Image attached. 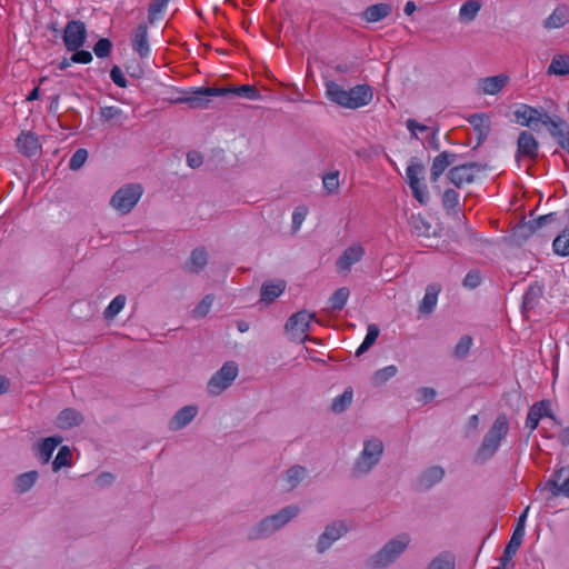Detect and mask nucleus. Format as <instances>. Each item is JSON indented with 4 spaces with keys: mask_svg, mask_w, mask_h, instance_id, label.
<instances>
[{
    "mask_svg": "<svg viewBox=\"0 0 569 569\" xmlns=\"http://www.w3.org/2000/svg\"><path fill=\"white\" fill-rule=\"evenodd\" d=\"M513 116L518 123L539 132L546 127L559 148L569 154V123L559 116L551 117L543 108L520 104Z\"/></svg>",
    "mask_w": 569,
    "mask_h": 569,
    "instance_id": "obj_1",
    "label": "nucleus"
},
{
    "mask_svg": "<svg viewBox=\"0 0 569 569\" xmlns=\"http://www.w3.org/2000/svg\"><path fill=\"white\" fill-rule=\"evenodd\" d=\"M326 93L328 99L332 102L353 110L368 106L373 98V91L368 84H357L346 90L333 81L326 83Z\"/></svg>",
    "mask_w": 569,
    "mask_h": 569,
    "instance_id": "obj_2",
    "label": "nucleus"
},
{
    "mask_svg": "<svg viewBox=\"0 0 569 569\" xmlns=\"http://www.w3.org/2000/svg\"><path fill=\"white\" fill-rule=\"evenodd\" d=\"M411 541L408 533H400L387 541L366 561V569H387L407 550Z\"/></svg>",
    "mask_w": 569,
    "mask_h": 569,
    "instance_id": "obj_3",
    "label": "nucleus"
},
{
    "mask_svg": "<svg viewBox=\"0 0 569 569\" xmlns=\"http://www.w3.org/2000/svg\"><path fill=\"white\" fill-rule=\"evenodd\" d=\"M509 430V421L505 413L499 415L488 432L485 435L481 446L475 455L476 463H485L500 447L501 440L507 436Z\"/></svg>",
    "mask_w": 569,
    "mask_h": 569,
    "instance_id": "obj_4",
    "label": "nucleus"
},
{
    "mask_svg": "<svg viewBox=\"0 0 569 569\" xmlns=\"http://www.w3.org/2000/svg\"><path fill=\"white\" fill-rule=\"evenodd\" d=\"M383 453V443L379 438L363 441V448L352 468L355 477L368 475L380 461Z\"/></svg>",
    "mask_w": 569,
    "mask_h": 569,
    "instance_id": "obj_5",
    "label": "nucleus"
},
{
    "mask_svg": "<svg viewBox=\"0 0 569 569\" xmlns=\"http://www.w3.org/2000/svg\"><path fill=\"white\" fill-rule=\"evenodd\" d=\"M143 193L140 183H128L118 189L110 199V206L121 214L129 213Z\"/></svg>",
    "mask_w": 569,
    "mask_h": 569,
    "instance_id": "obj_6",
    "label": "nucleus"
},
{
    "mask_svg": "<svg viewBox=\"0 0 569 569\" xmlns=\"http://www.w3.org/2000/svg\"><path fill=\"white\" fill-rule=\"evenodd\" d=\"M423 164L420 163L417 158H412L410 164L407 167L406 174L412 194L420 204H427L429 201V192L423 182Z\"/></svg>",
    "mask_w": 569,
    "mask_h": 569,
    "instance_id": "obj_7",
    "label": "nucleus"
},
{
    "mask_svg": "<svg viewBox=\"0 0 569 569\" xmlns=\"http://www.w3.org/2000/svg\"><path fill=\"white\" fill-rule=\"evenodd\" d=\"M313 319L315 313H310L306 310L298 311L288 318L284 330L292 341L305 342L310 339L307 332Z\"/></svg>",
    "mask_w": 569,
    "mask_h": 569,
    "instance_id": "obj_8",
    "label": "nucleus"
},
{
    "mask_svg": "<svg viewBox=\"0 0 569 569\" xmlns=\"http://www.w3.org/2000/svg\"><path fill=\"white\" fill-rule=\"evenodd\" d=\"M238 376V366L234 361L226 362L208 381V392L213 396L228 389Z\"/></svg>",
    "mask_w": 569,
    "mask_h": 569,
    "instance_id": "obj_9",
    "label": "nucleus"
},
{
    "mask_svg": "<svg viewBox=\"0 0 569 569\" xmlns=\"http://www.w3.org/2000/svg\"><path fill=\"white\" fill-rule=\"evenodd\" d=\"M485 169V166L478 162H467L455 166L449 169L446 178L456 188H462L465 184L472 183L476 174Z\"/></svg>",
    "mask_w": 569,
    "mask_h": 569,
    "instance_id": "obj_10",
    "label": "nucleus"
},
{
    "mask_svg": "<svg viewBox=\"0 0 569 569\" xmlns=\"http://www.w3.org/2000/svg\"><path fill=\"white\" fill-rule=\"evenodd\" d=\"M63 43L68 51L80 49L87 40V28L80 20H71L66 24L63 31Z\"/></svg>",
    "mask_w": 569,
    "mask_h": 569,
    "instance_id": "obj_11",
    "label": "nucleus"
},
{
    "mask_svg": "<svg viewBox=\"0 0 569 569\" xmlns=\"http://www.w3.org/2000/svg\"><path fill=\"white\" fill-rule=\"evenodd\" d=\"M349 528L343 521H333L328 525L319 536L316 548L318 553L326 552L338 539L348 532Z\"/></svg>",
    "mask_w": 569,
    "mask_h": 569,
    "instance_id": "obj_12",
    "label": "nucleus"
},
{
    "mask_svg": "<svg viewBox=\"0 0 569 569\" xmlns=\"http://www.w3.org/2000/svg\"><path fill=\"white\" fill-rule=\"evenodd\" d=\"M207 91H220L217 87H198L192 89L191 96H183L174 100L176 103H186L192 109H207L211 97H222L221 94L208 93Z\"/></svg>",
    "mask_w": 569,
    "mask_h": 569,
    "instance_id": "obj_13",
    "label": "nucleus"
},
{
    "mask_svg": "<svg viewBox=\"0 0 569 569\" xmlns=\"http://www.w3.org/2000/svg\"><path fill=\"white\" fill-rule=\"evenodd\" d=\"M457 158L458 156L456 153L442 151L433 159L430 168V182L433 190L440 192V187L437 182L445 170L457 161Z\"/></svg>",
    "mask_w": 569,
    "mask_h": 569,
    "instance_id": "obj_14",
    "label": "nucleus"
},
{
    "mask_svg": "<svg viewBox=\"0 0 569 569\" xmlns=\"http://www.w3.org/2000/svg\"><path fill=\"white\" fill-rule=\"evenodd\" d=\"M539 142L529 131L520 132L517 140V159L526 157L535 160L538 157Z\"/></svg>",
    "mask_w": 569,
    "mask_h": 569,
    "instance_id": "obj_15",
    "label": "nucleus"
},
{
    "mask_svg": "<svg viewBox=\"0 0 569 569\" xmlns=\"http://www.w3.org/2000/svg\"><path fill=\"white\" fill-rule=\"evenodd\" d=\"M208 93L221 94L222 97H241L249 100H258L261 98L259 90L251 84H242L239 87L229 86L220 88V91H207Z\"/></svg>",
    "mask_w": 569,
    "mask_h": 569,
    "instance_id": "obj_16",
    "label": "nucleus"
},
{
    "mask_svg": "<svg viewBox=\"0 0 569 569\" xmlns=\"http://www.w3.org/2000/svg\"><path fill=\"white\" fill-rule=\"evenodd\" d=\"M208 251L204 247H198L190 253L189 259L183 264V270L189 273L198 274L208 264Z\"/></svg>",
    "mask_w": 569,
    "mask_h": 569,
    "instance_id": "obj_17",
    "label": "nucleus"
},
{
    "mask_svg": "<svg viewBox=\"0 0 569 569\" xmlns=\"http://www.w3.org/2000/svg\"><path fill=\"white\" fill-rule=\"evenodd\" d=\"M62 442V437L52 436L42 439L34 446V455L41 461V463L46 465L50 461L54 449Z\"/></svg>",
    "mask_w": 569,
    "mask_h": 569,
    "instance_id": "obj_18",
    "label": "nucleus"
},
{
    "mask_svg": "<svg viewBox=\"0 0 569 569\" xmlns=\"http://www.w3.org/2000/svg\"><path fill=\"white\" fill-rule=\"evenodd\" d=\"M365 249L360 244L348 247L338 258L336 264L339 271H349L351 267L361 260Z\"/></svg>",
    "mask_w": 569,
    "mask_h": 569,
    "instance_id": "obj_19",
    "label": "nucleus"
},
{
    "mask_svg": "<svg viewBox=\"0 0 569 569\" xmlns=\"http://www.w3.org/2000/svg\"><path fill=\"white\" fill-rule=\"evenodd\" d=\"M198 415V407L190 405L180 408L169 421V429L178 431L188 426Z\"/></svg>",
    "mask_w": 569,
    "mask_h": 569,
    "instance_id": "obj_20",
    "label": "nucleus"
},
{
    "mask_svg": "<svg viewBox=\"0 0 569 569\" xmlns=\"http://www.w3.org/2000/svg\"><path fill=\"white\" fill-rule=\"evenodd\" d=\"M445 477V469L440 466H432L423 470L418 478V488L429 490L439 483Z\"/></svg>",
    "mask_w": 569,
    "mask_h": 569,
    "instance_id": "obj_21",
    "label": "nucleus"
},
{
    "mask_svg": "<svg viewBox=\"0 0 569 569\" xmlns=\"http://www.w3.org/2000/svg\"><path fill=\"white\" fill-rule=\"evenodd\" d=\"M441 204L447 216L460 219V194L452 188H447L441 193Z\"/></svg>",
    "mask_w": 569,
    "mask_h": 569,
    "instance_id": "obj_22",
    "label": "nucleus"
},
{
    "mask_svg": "<svg viewBox=\"0 0 569 569\" xmlns=\"http://www.w3.org/2000/svg\"><path fill=\"white\" fill-rule=\"evenodd\" d=\"M17 148L19 152L24 154L26 157H34L39 153L41 146L38 141V138L31 133L22 132L16 140Z\"/></svg>",
    "mask_w": 569,
    "mask_h": 569,
    "instance_id": "obj_23",
    "label": "nucleus"
},
{
    "mask_svg": "<svg viewBox=\"0 0 569 569\" xmlns=\"http://www.w3.org/2000/svg\"><path fill=\"white\" fill-rule=\"evenodd\" d=\"M83 422V416L73 408L63 409L56 419V426L59 429L67 430L80 426Z\"/></svg>",
    "mask_w": 569,
    "mask_h": 569,
    "instance_id": "obj_24",
    "label": "nucleus"
},
{
    "mask_svg": "<svg viewBox=\"0 0 569 569\" xmlns=\"http://www.w3.org/2000/svg\"><path fill=\"white\" fill-rule=\"evenodd\" d=\"M132 49L141 57L149 56L150 47L148 42V28L147 24L140 23L133 31Z\"/></svg>",
    "mask_w": 569,
    "mask_h": 569,
    "instance_id": "obj_25",
    "label": "nucleus"
},
{
    "mask_svg": "<svg viewBox=\"0 0 569 569\" xmlns=\"http://www.w3.org/2000/svg\"><path fill=\"white\" fill-rule=\"evenodd\" d=\"M300 512V509L296 505H289L280 509L274 515L268 516L273 528L278 531L296 518Z\"/></svg>",
    "mask_w": 569,
    "mask_h": 569,
    "instance_id": "obj_26",
    "label": "nucleus"
},
{
    "mask_svg": "<svg viewBox=\"0 0 569 569\" xmlns=\"http://www.w3.org/2000/svg\"><path fill=\"white\" fill-rule=\"evenodd\" d=\"M569 22V7L567 4H559L552 11V13L543 20L545 29H558Z\"/></svg>",
    "mask_w": 569,
    "mask_h": 569,
    "instance_id": "obj_27",
    "label": "nucleus"
},
{
    "mask_svg": "<svg viewBox=\"0 0 569 569\" xmlns=\"http://www.w3.org/2000/svg\"><path fill=\"white\" fill-rule=\"evenodd\" d=\"M468 121L477 133L478 144L482 143L490 133V118L485 113H475Z\"/></svg>",
    "mask_w": 569,
    "mask_h": 569,
    "instance_id": "obj_28",
    "label": "nucleus"
},
{
    "mask_svg": "<svg viewBox=\"0 0 569 569\" xmlns=\"http://www.w3.org/2000/svg\"><path fill=\"white\" fill-rule=\"evenodd\" d=\"M286 289L284 280L266 281L261 286L260 300L267 305L273 302Z\"/></svg>",
    "mask_w": 569,
    "mask_h": 569,
    "instance_id": "obj_29",
    "label": "nucleus"
},
{
    "mask_svg": "<svg viewBox=\"0 0 569 569\" xmlns=\"http://www.w3.org/2000/svg\"><path fill=\"white\" fill-rule=\"evenodd\" d=\"M509 77L500 73L498 76L487 77L479 80L483 94H497L508 83Z\"/></svg>",
    "mask_w": 569,
    "mask_h": 569,
    "instance_id": "obj_30",
    "label": "nucleus"
},
{
    "mask_svg": "<svg viewBox=\"0 0 569 569\" xmlns=\"http://www.w3.org/2000/svg\"><path fill=\"white\" fill-rule=\"evenodd\" d=\"M440 291L441 287L437 283H431L426 288L425 297L419 305L420 313L430 315L435 310Z\"/></svg>",
    "mask_w": 569,
    "mask_h": 569,
    "instance_id": "obj_31",
    "label": "nucleus"
},
{
    "mask_svg": "<svg viewBox=\"0 0 569 569\" xmlns=\"http://www.w3.org/2000/svg\"><path fill=\"white\" fill-rule=\"evenodd\" d=\"M274 532H277V530L273 528L272 522H270L268 517H264L248 529L247 538L249 540H261L270 537Z\"/></svg>",
    "mask_w": 569,
    "mask_h": 569,
    "instance_id": "obj_32",
    "label": "nucleus"
},
{
    "mask_svg": "<svg viewBox=\"0 0 569 569\" xmlns=\"http://www.w3.org/2000/svg\"><path fill=\"white\" fill-rule=\"evenodd\" d=\"M522 540H523V538L512 533L511 539L509 540L508 545L506 546L503 553L500 558V563L495 569H507L509 563H511V568L513 567V563L511 562V560H512V557L517 553L518 549L520 548Z\"/></svg>",
    "mask_w": 569,
    "mask_h": 569,
    "instance_id": "obj_33",
    "label": "nucleus"
},
{
    "mask_svg": "<svg viewBox=\"0 0 569 569\" xmlns=\"http://www.w3.org/2000/svg\"><path fill=\"white\" fill-rule=\"evenodd\" d=\"M391 12V7L387 3H377L368 7L363 12V18L368 22H378Z\"/></svg>",
    "mask_w": 569,
    "mask_h": 569,
    "instance_id": "obj_34",
    "label": "nucleus"
},
{
    "mask_svg": "<svg viewBox=\"0 0 569 569\" xmlns=\"http://www.w3.org/2000/svg\"><path fill=\"white\" fill-rule=\"evenodd\" d=\"M308 471L305 467L296 465L286 471L284 481L289 490L295 489L307 476Z\"/></svg>",
    "mask_w": 569,
    "mask_h": 569,
    "instance_id": "obj_35",
    "label": "nucleus"
},
{
    "mask_svg": "<svg viewBox=\"0 0 569 569\" xmlns=\"http://www.w3.org/2000/svg\"><path fill=\"white\" fill-rule=\"evenodd\" d=\"M456 568V557L449 552L443 551L436 556L426 569H455Z\"/></svg>",
    "mask_w": 569,
    "mask_h": 569,
    "instance_id": "obj_36",
    "label": "nucleus"
},
{
    "mask_svg": "<svg viewBox=\"0 0 569 569\" xmlns=\"http://www.w3.org/2000/svg\"><path fill=\"white\" fill-rule=\"evenodd\" d=\"M542 296V290L538 286H530L523 295L522 298V313H527L532 310L538 303L539 299Z\"/></svg>",
    "mask_w": 569,
    "mask_h": 569,
    "instance_id": "obj_37",
    "label": "nucleus"
},
{
    "mask_svg": "<svg viewBox=\"0 0 569 569\" xmlns=\"http://www.w3.org/2000/svg\"><path fill=\"white\" fill-rule=\"evenodd\" d=\"M548 73L556 76L569 74V56L556 54L548 67Z\"/></svg>",
    "mask_w": 569,
    "mask_h": 569,
    "instance_id": "obj_38",
    "label": "nucleus"
},
{
    "mask_svg": "<svg viewBox=\"0 0 569 569\" xmlns=\"http://www.w3.org/2000/svg\"><path fill=\"white\" fill-rule=\"evenodd\" d=\"M481 3L478 0L466 1L459 10V20L461 22H471L480 11Z\"/></svg>",
    "mask_w": 569,
    "mask_h": 569,
    "instance_id": "obj_39",
    "label": "nucleus"
},
{
    "mask_svg": "<svg viewBox=\"0 0 569 569\" xmlns=\"http://www.w3.org/2000/svg\"><path fill=\"white\" fill-rule=\"evenodd\" d=\"M410 226H411L412 231L418 237H427L428 238L431 234H435V232L432 231L431 223L420 214L411 217Z\"/></svg>",
    "mask_w": 569,
    "mask_h": 569,
    "instance_id": "obj_40",
    "label": "nucleus"
},
{
    "mask_svg": "<svg viewBox=\"0 0 569 569\" xmlns=\"http://www.w3.org/2000/svg\"><path fill=\"white\" fill-rule=\"evenodd\" d=\"M38 476V471L36 470H31L18 476L14 482L16 491L19 493L29 491L34 486Z\"/></svg>",
    "mask_w": 569,
    "mask_h": 569,
    "instance_id": "obj_41",
    "label": "nucleus"
},
{
    "mask_svg": "<svg viewBox=\"0 0 569 569\" xmlns=\"http://www.w3.org/2000/svg\"><path fill=\"white\" fill-rule=\"evenodd\" d=\"M353 392L347 388L340 396L336 397L331 403V411L335 413L345 412L352 403Z\"/></svg>",
    "mask_w": 569,
    "mask_h": 569,
    "instance_id": "obj_42",
    "label": "nucleus"
},
{
    "mask_svg": "<svg viewBox=\"0 0 569 569\" xmlns=\"http://www.w3.org/2000/svg\"><path fill=\"white\" fill-rule=\"evenodd\" d=\"M398 373V368L395 365L387 366L382 369L377 370L371 377V383L373 387H381L388 380L393 378Z\"/></svg>",
    "mask_w": 569,
    "mask_h": 569,
    "instance_id": "obj_43",
    "label": "nucleus"
},
{
    "mask_svg": "<svg viewBox=\"0 0 569 569\" xmlns=\"http://www.w3.org/2000/svg\"><path fill=\"white\" fill-rule=\"evenodd\" d=\"M380 329L378 326L371 323L368 326L367 335L365 337V340L359 346V348L356 350V357H360L366 351H368L376 342L377 338L379 337Z\"/></svg>",
    "mask_w": 569,
    "mask_h": 569,
    "instance_id": "obj_44",
    "label": "nucleus"
},
{
    "mask_svg": "<svg viewBox=\"0 0 569 569\" xmlns=\"http://www.w3.org/2000/svg\"><path fill=\"white\" fill-rule=\"evenodd\" d=\"M350 296V290L347 287H341L337 289L333 295L329 299V305L332 311H340L345 308L348 298Z\"/></svg>",
    "mask_w": 569,
    "mask_h": 569,
    "instance_id": "obj_45",
    "label": "nucleus"
},
{
    "mask_svg": "<svg viewBox=\"0 0 569 569\" xmlns=\"http://www.w3.org/2000/svg\"><path fill=\"white\" fill-rule=\"evenodd\" d=\"M71 457H72V452L68 446L60 447V449L52 462V470L54 472H57L60 469H62L63 467H70L72 465Z\"/></svg>",
    "mask_w": 569,
    "mask_h": 569,
    "instance_id": "obj_46",
    "label": "nucleus"
},
{
    "mask_svg": "<svg viewBox=\"0 0 569 569\" xmlns=\"http://www.w3.org/2000/svg\"><path fill=\"white\" fill-rule=\"evenodd\" d=\"M127 298L124 295L114 297L106 308L103 316L107 320H112L126 306Z\"/></svg>",
    "mask_w": 569,
    "mask_h": 569,
    "instance_id": "obj_47",
    "label": "nucleus"
},
{
    "mask_svg": "<svg viewBox=\"0 0 569 569\" xmlns=\"http://www.w3.org/2000/svg\"><path fill=\"white\" fill-rule=\"evenodd\" d=\"M533 417H536L539 421L542 417H548L555 419V416L551 411V403L549 400H541L532 405L529 409Z\"/></svg>",
    "mask_w": 569,
    "mask_h": 569,
    "instance_id": "obj_48",
    "label": "nucleus"
},
{
    "mask_svg": "<svg viewBox=\"0 0 569 569\" xmlns=\"http://www.w3.org/2000/svg\"><path fill=\"white\" fill-rule=\"evenodd\" d=\"M471 346L472 338L470 336H462L456 345L452 356L458 360L465 359L469 355Z\"/></svg>",
    "mask_w": 569,
    "mask_h": 569,
    "instance_id": "obj_49",
    "label": "nucleus"
},
{
    "mask_svg": "<svg viewBox=\"0 0 569 569\" xmlns=\"http://www.w3.org/2000/svg\"><path fill=\"white\" fill-rule=\"evenodd\" d=\"M532 222L533 220H529L516 226L513 229V236L519 240H527L538 230Z\"/></svg>",
    "mask_w": 569,
    "mask_h": 569,
    "instance_id": "obj_50",
    "label": "nucleus"
},
{
    "mask_svg": "<svg viewBox=\"0 0 569 569\" xmlns=\"http://www.w3.org/2000/svg\"><path fill=\"white\" fill-rule=\"evenodd\" d=\"M547 487L551 491L552 496L558 497L563 495L569 498V476L565 478L562 482L548 481Z\"/></svg>",
    "mask_w": 569,
    "mask_h": 569,
    "instance_id": "obj_51",
    "label": "nucleus"
},
{
    "mask_svg": "<svg viewBox=\"0 0 569 569\" xmlns=\"http://www.w3.org/2000/svg\"><path fill=\"white\" fill-rule=\"evenodd\" d=\"M213 301H214V298L212 295L204 296L202 298V300L193 309V317L202 318V317L207 316L211 309Z\"/></svg>",
    "mask_w": 569,
    "mask_h": 569,
    "instance_id": "obj_52",
    "label": "nucleus"
},
{
    "mask_svg": "<svg viewBox=\"0 0 569 569\" xmlns=\"http://www.w3.org/2000/svg\"><path fill=\"white\" fill-rule=\"evenodd\" d=\"M112 50V42L108 38L99 39L93 46V51L98 58H107Z\"/></svg>",
    "mask_w": 569,
    "mask_h": 569,
    "instance_id": "obj_53",
    "label": "nucleus"
},
{
    "mask_svg": "<svg viewBox=\"0 0 569 569\" xmlns=\"http://www.w3.org/2000/svg\"><path fill=\"white\" fill-rule=\"evenodd\" d=\"M323 188L329 193H335L339 189V171H331L322 178Z\"/></svg>",
    "mask_w": 569,
    "mask_h": 569,
    "instance_id": "obj_54",
    "label": "nucleus"
},
{
    "mask_svg": "<svg viewBox=\"0 0 569 569\" xmlns=\"http://www.w3.org/2000/svg\"><path fill=\"white\" fill-rule=\"evenodd\" d=\"M88 159V151L86 149H77L69 161V168L73 171L79 170Z\"/></svg>",
    "mask_w": 569,
    "mask_h": 569,
    "instance_id": "obj_55",
    "label": "nucleus"
},
{
    "mask_svg": "<svg viewBox=\"0 0 569 569\" xmlns=\"http://www.w3.org/2000/svg\"><path fill=\"white\" fill-rule=\"evenodd\" d=\"M100 117L104 121H111V120H120L123 116V112L118 107H101L99 110Z\"/></svg>",
    "mask_w": 569,
    "mask_h": 569,
    "instance_id": "obj_56",
    "label": "nucleus"
},
{
    "mask_svg": "<svg viewBox=\"0 0 569 569\" xmlns=\"http://www.w3.org/2000/svg\"><path fill=\"white\" fill-rule=\"evenodd\" d=\"M437 396V391L430 387H421L417 390V401L426 405L432 401Z\"/></svg>",
    "mask_w": 569,
    "mask_h": 569,
    "instance_id": "obj_57",
    "label": "nucleus"
},
{
    "mask_svg": "<svg viewBox=\"0 0 569 569\" xmlns=\"http://www.w3.org/2000/svg\"><path fill=\"white\" fill-rule=\"evenodd\" d=\"M463 286L468 289H476L481 283V274L478 270H470L465 279H463Z\"/></svg>",
    "mask_w": 569,
    "mask_h": 569,
    "instance_id": "obj_58",
    "label": "nucleus"
},
{
    "mask_svg": "<svg viewBox=\"0 0 569 569\" xmlns=\"http://www.w3.org/2000/svg\"><path fill=\"white\" fill-rule=\"evenodd\" d=\"M169 0H152L149 4L148 13H149V20L152 22L157 14L162 12L163 9L167 7Z\"/></svg>",
    "mask_w": 569,
    "mask_h": 569,
    "instance_id": "obj_59",
    "label": "nucleus"
},
{
    "mask_svg": "<svg viewBox=\"0 0 569 569\" xmlns=\"http://www.w3.org/2000/svg\"><path fill=\"white\" fill-rule=\"evenodd\" d=\"M72 54L70 57V60L73 62V63H83V64H87V63H90L92 61V54L90 51L88 50H76V51H71Z\"/></svg>",
    "mask_w": 569,
    "mask_h": 569,
    "instance_id": "obj_60",
    "label": "nucleus"
},
{
    "mask_svg": "<svg viewBox=\"0 0 569 569\" xmlns=\"http://www.w3.org/2000/svg\"><path fill=\"white\" fill-rule=\"evenodd\" d=\"M406 127L409 130L412 138L418 139L417 131L425 132L430 130L428 126L421 124L415 119H408L406 122Z\"/></svg>",
    "mask_w": 569,
    "mask_h": 569,
    "instance_id": "obj_61",
    "label": "nucleus"
},
{
    "mask_svg": "<svg viewBox=\"0 0 569 569\" xmlns=\"http://www.w3.org/2000/svg\"><path fill=\"white\" fill-rule=\"evenodd\" d=\"M110 78L120 88H126L128 86L127 79L124 78L121 69L118 66H114L111 69Z\"/></svg>",
    "mask_w": 569,
    "mask_h": 569,
    "instance_id": "obj_62",
    "label": "nucleus"
},
{
    "mask_svg": "<svg viewBox=\"0 0 569 569\" xmlns=\"http://www.w3.org/2000/svg\"><path fill=\"white\" fill-rule=\"evenodd\" d=\"M529 512V506L525 508L522 513L519 516L517 526L513 530V535L519 536L521 538L525 537V525Z\"/></svg>",
    "mask_w": 569,
    "mask_h": 569,
    "instance_id": "obj_63",
    "label": "nucleus"
},
{
    "mask_svg": "<svg viewBox=\"0 0 569 569\" xmlns=\"http://www.w3.org/2000/svg\"><path fill=\"white\" fill-rule=\"evenodd\" d=\"M187 163L190 168L197 169L203 163V157L198 151H189L187 153Z\"/></svg>",
    "mask_w": 569,
    "mask_h": 569,
    "instance_id": "obj_64",
    "label": "nucleus"
}]
</instances>
